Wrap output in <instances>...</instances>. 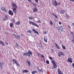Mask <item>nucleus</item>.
<instances>
[{"mask_svg":"<svg viewBox=\"0 0 74 74\" xmlns=\"http://www.w3.org/2000/svg\"><path fill=\"white\" fill-rule=\"evenodd\" d=\"M57 28H58V30H61V31H62V30L63 29V27H62V26H60V27H58Z\"/></svg>","mask_w":74,"mask_h":74,"instance_id":"13","label":"nucleus"},{"mask_svg":"<svg viewBox=\"0 0 74 74\" xmlns=\"http://www.w3.org/2000/svg\"><path fill=\"white\" fill-rule=\"evenodd\" d=\"M37 73V71H33L32 72V74H35V73Z\"/></svg>","mask_w":74,"mask_h":74,"instance_id":"23","label":"nucleus"},{"mask_svg":"<svg viewBox=\"0 0 74 74\" xmlns=\"http://www.w3.org/2000/svg\"><path fill=\"white\" fill-rule=\"evenodd\" d=\"M27 1H29V2H32V1L30 0H27Z\"/></svg>","mask_w":74,"mask_h":74,"instance_id":"51","label":"nucleus"},{"mask_svg":"<svg viewBox=\"0 0 74 74\" xmlns=\"http://www.w3.org/2000/svg\"><path fill=\"white\" fill-rule=\"evenodd\" d=\"M33 10V11L34 12H36L38 11V9L37 8V7L34 8Z\"/></svg>","mask_w":74,"mask_h":74,"instance_id":"9","label":"nucleus"},{"mask_svg":"<svg viewBox=\"0 0 74 74\" xmlns=\"http://www.w3.org/2000/svg\"><path fill=\"white\" fill-rule=\"evenodd\" d=\"M66 12V11L65 10H62L61 11V14H64V12Z\"/></svg>","mask_w":74,"mask_h":74,"instance_id":"22","label":"nucleus"},{"mask_svg":"<svg viewBox=\"0 0 74 74\" xmlns=\"http://www.w3.org/2000/svg\"><path fill=\"white\" fill-rule=\"evenodd\" d=\"M5 43H6L7 45H8V43H7V42H6Z\"/></svg>","mask_w":74,"mask_h":74,"instance_id":"56","label":"nucleus"},{"mask_svg":"<svg viewBox=\"0 0 74 74\" xmlns=\"http://www.w3.org/2000/svg\"><path fill=\"white\" fill-rule=\"evenodd\" d=\"M38 44L39 45V46L40 47H41V48H42V49L43 48V47H42V43H41V42H39V43H38Z\"/></svg>","mask_w":74,"mask_h":74,"instance_id":"15","label":"nucleus"},{"mask_svg":"<svg viewBox=\"0 0 74 74\" xmlns=\"http://www.w3.org/2000/svg\"><path fill=\"white\" fill-rule=\"evenodd\" d=\"M51 62L52 63L53 66V69H56L57 67H58V66L56 64V62L54 60H52Z\"/></svg>","mask_w":74,"mask_h":74,"instance_id":"3","label":"nucleus"},{"mask_svg":"<svg viewBox=\"0 0 74 74\" xmlns=\"http://www.w3.org/2000/svg\"><path fill=\"white\" fill-rule=\"evenodd\" d=\"M20 22L19 21L17 22L16 23V25H19L20 24Z\"/></svg>","mask_w":74,"mask_h":74,"instance_id":"26","label":"nucleus"},{"mask_svg":"<svg viewBox=\"0 0 74 74\" xmlns=\"http://www.w3.org/2000/svg\"><path fill=\"white\" fill-rule=\"evenodd\" d=\"M1 9L2 11L5 12H7V10L6 9V8L5 7H1Z\"/></svg>","mask_w":74,"mask_h":74,"instance_id":"6","label":"nucleus"},{"mask_svg":"<svg viewBox=\"0 0 74 74\" xmlns=\"http://www.w3.org/2000/svg\"><path fill=\"white\" fill-rule=\"evenodd\" d=\"M29 19H31V20H33V18L32 17L30 16L29 18Z\"/></svg>","mask_w":74,"mask_h":74,"instance_id":"29","label":"nucleus"},{"mask_svg":"<svg viewBox=\"0 0 74 74\" xmlns=\"http://www.w3.org/2000/svg\"><path fill=\"white\" fill-rule=\"evenodd\" d=\"M40 55H41V57H42V58L43 59L44 58V56H43V55H42V54H41Z\"/></svg>","mask_w":74,"mask_h":74,"instance_id":"36","label":"nucleus"},{"mask_svg":"<svg viewBox=\"0 0 74 74\" xmlns=\"http://www.w3.org/2000/svg\"><path fill=\"white\" fill-rule=\"evenodd\" d=\"M27 32L28 33H29V32L30 33H31L32 32V31H30V30H28V31H27Z\"/></svg>","mask_w":74,"mask_h":74,"instance_id":"40","label":"nucleus"},{"mask_svg":"<svg viewBox=\"0 0 74 74\" xmlns=\"http://www.w3.org/2000/svg\"><path fill=\"white\" fill-rule=\"evenodd\" d=\"M32 4H33L34 5H35V7H36V5H37V4H36L33 3V2H32Z\"/></svg>","mask_w":74,"mask_h":74,"instance_id":"34","label":"nucleus"},{"mask_svg":"<svg viewBox=\"0 0 74 74\" xmlns=\"http://www.w3.org/2000/svg\"><path fill=\"white\" fill-rule=\"evenodd\" d=\"M21 36H23V34H21Z\"/></svg>","mask_w":74,"mask_h":74,"instance_id":"57","label":"nucleus"},{"mask_svg":"<svg viewBox=\"0 0 74 74\" xmlns=\"http://www.w3.org/2000/svg\"><path fill=\"white\" fill-rule=\"evenodd\" d=\"M49 59H50V60H52V59H53L51 57H49Z\"/></svg>","mask_w":74,"mask_h":74,"instance_id":"41","label":"nucleus"},{"mask_svg":"<svg viewBox=\"0 0 74 74\" xmlns=\"http://www.w3.org/2000/svg\"><path fill=\"white\" fill-rule=\"evenodd\" d=\"M37 23H38V22L40 23H41V21H40V20H39L38 21H36Z\"/></svg>","mask_w":74,"mask_h":74,"instance_id":"35","label":"nucleus"},{"mask_svg":"<svg viewBox=\"0 0 74 74\" xmlns=\"http://www.w3.org/2000/svg\"><path fill=\"white\" fill-rule=\"evenodd\" d=\"M5 19H7V16H5Z\"/></svg>","mask_w":74,"mask_h":74,"instance_id":"46","label":"nucleus"},{"mask_svg":"<svg viewBox=\"0 0 74 74\" xmlns=\"http://www.w3.org/2000/svg\"><path fill=\"white\" fill-rule=\"evenodd\" d=\"M12 11L15 14L17 12L16 8H18V6L16 4L13 2H12Z\"/></svg>","mask_w":74,"mask_h":74,"instance_id":"1","label":"nucleus"},{"mask_svg":"<svg viewBox=\"0 0 74 74\" xmlns=\"http://www.w3.org/2000/svg\"><path fill=\"white\" fill-rule=\"evenodd\" d=\"M35 1H36V2H38V0H35Z\"/></svg>","mask_w":74,"mask_h":74,"instance_id":"54","label":"nucleus"},{"mask_svg":"<svg viewBox=\"0 0 74 74\" xmlns=\"http://www.w3.org/2000/svg\"><path fill=\"white\" fill-rule=\"evenodd\" d=\"M29 23L30 24H32V25H34V26H36L38 27H39V26L37 24H36L34 22L29 21Z\"/></svg>","mask_w":74,"mask_h":74,"instance_id":"5","label":"nucleus"},{"mask_svg":"<svg viewBox=\"0 0 74 74\" xmlns=\"http://www.w3.org/2000/svg\"><path fill=\"white\" fill-rule=\"evenodd\" d=\"M71 34H72L73 36H74V34H73V32H71L70 33Z\"/></svg>","mask_w":74,"mask_h":74,"instance_id":"42","label":"nucleus"},{"mask_svg":"<svg viewBox=\"0 0 74 74\" xmlns=\"http://www.w3.org/2000/svg\"><path fill=\"white\" fill-rule=\"evenodd\" d=\"M0 30H1V28L0 27Z\"/></svg>","mask_w":74,"mask_h":74,"instance_id":"59","label":"nucleus"},{"mask_svg":"<svg viewBox=\"0 0 74 74\" xmlns=\"http://www.w3.org/2000/svg\"><path fill=\"white\" fill-rule=\"evenodd\" d=\"M16 60L14 59H13L12 60V62H13V63H15V62H16Z\"/></svg>","mask_w":74,"mask_h":74,"instance_id":"30","label":"nucleus"},{"mask_svg":"<svg viewBox=\"0 0 74 74\" xmlns=\"http://www.w3.org/2000/svg\"><path fill=\"white\" fill-rule=\"evenodd\" d=\"M16 45H15L16 47V48H18V47H19V45H18V44L17 42H16Z\"/></svg>","mask_w":74,"mask_h":74,"instance_id":"27","label":"nucleus"},{"mask_svg":"<svg viewBox=\"0 0 74 74\" xmlns=\"http://www.w3.org/2000/svg\"><path fill=\"white\" fill-rule=\"evenodd\" d=\"M3 64H4V63L2 62H0V67L1 69V70H2V69H3V66L2 65H3Z\"/></svg>","mask_w":74,"mask_h":74,"instance_id":"17","label":"nucleus"},{"mask_svg":"<svg viewBox=\"0 0 74 74\" xmlns=\"http://www.w3.org/2000/svg\"><path fill=\"white\" fill-rule=\"evenodd\" d=\"M53 25H54V28H55V27H56V25H55V23L53 24Z\"/></svg>","mask_w":74,"mask_h":74,"instance_id":"49","label":"nucleus"},{"mask_svg":"<svg viewBox=\"0 0 74 74\" xmlns=\"http://www.w3.org/2000/svg\"><path fill=\"white\" fill-rule=\"evenodd\" d=\"M10 27H12L14 26V24L12 23H11L10 24Z\"/></svg>","mask_w":74,"mask_h":74,"instance_id":"25","label":"nucleus"},{"mask_svg":"<svg viewBox=\"0 0 74 74\" xmlns=\"http://www.w3.org/2000/svg\"><path fill=\"white\" fill-rule=\"evenodd\" d=\"M46 63L47 64H49V61L47 60L46 61Z\"/></svg>","mask_w":74,"mask_h":74,"instance_id":"37","label":"nucleus"},{"mask_svg":"<svg viewBox=\"0 0 74 74\" xmlns=\"http://www.w3.org/2000/svg\"><path fill=\"white\" fill-rule=\"evenodd\" d=\"M62 47L63 49H66V47H65V46L63 45H62Z\"/></svg>","mask_w":74,"mask_h":74,"instance_id":"28","label":"nucleus"},{"mask_svg":"<svg viewBox=\"0 0 74 74\" xmlns=\"http://www.w3.org/2000/svg\"><path fill=\"white\" fill-rule=\"evenodd\" d=\"M60 42L61 43V44H62V40H60Z\"/></svg>","mask_w":74,"mask_h":74,"instance_id":"53","label":"nucleus"},{"mask_svg":"<svg viewBox=\"0 0 74 74\" xmlns=\"http://www.w3.org/2000/svg\"><path fill=\"white\" fill-rule=\"evenodd\" d=\"M57 27H56V29H57Z\"/></svg>","mask_w":74,"mask_h":74,"instance_id":"61","label":"nucleus"},{"mask_svg":"<svg viewBox=\"0 0 74 74\" xmlns=\"http://www.w3.org/2000/svg\"><path fill=\"white\" fill-rule=\"evenodd\" d=\"M16 64H17L18 63V62H17V61L16 60V62H14Z\"/></svg>","mask_w":74,"mask_h":74,"instance_id":"48","label":"nucleus"},{"mask_svg":"<svg viewBox=\"0 0 74 74\" xmlns=\"http://www.w3.org/2000/svg\"><path fill=\"white\" fill-rule=\"evenodd\" d=\"M53 5L56 6H58V3L56 1H55L53 2L52 3Z\"/></svg>","mask_w":74,"mask_h":74,"instance_id":"7","label":"nucleus"},{"mask_svg":"<svg viewBox=\"0 0 74 74\" xmlns=\"http://www.w3.org/2000/svg\"><path fill=\"white\" fill-rule=\"evenodd\" d=\"M40 71H41V73H43V71L42 70V69H40Z\"/></svg>","mask_w":74,"mask_h":74,"instance_id":"43","label":"nucleus"},{"mask_svg":"<svg viewBox=\"0 0 74 74\" xmlns=\"http://www.w3.org/2000/svg\"><path fill=\"white\" fill-rule=\"evenodd\" d=\"M13 35H14V36L16 38V39H19V38H20V36L18 35H17V36L15 35L14 34H13Z\"/></svg>","mask_w":74,"mask_h":74,"instance_id":"10","label":"nucleus"},{"mask_svg":"<svg viewBox=\"0 0 74 74\" xmlns=\"http://www.w3.org/2000/svg\"><path fill=\"white\" fill-rule=\"evenodd\" d=\"M43 39L44 41H45L46 43L48 41H48V38H47V37L44 36L43 38Z\"/></svg>","mask_w":74,"mask_h":74,"instance_id":"11","label":"nucleus"},{"mask_svg":"<svg viewBox=\"0 0 74 74\" xmlns=\"http://www.w3.org/2000/svg\"><path fill=\"white\" fill-rule=\"evenodd\" d=\"M62 56H65V54L63 53V52L62 51H61L59 52L58 53V56L59 57H60L62 56Z\"/></svg>","mask_w":74,"mask_h":74,"instance_id":"4","label":"nucleus"},{"mask_svg":"<svg viewBox=\"0 0 74 74\" xmlns=\"http://www.w3.org/2000/svg\"><path fill=\"white\" fill-rule=\"evenodd\" d=\"M52 14L53 15V16H55V18H56V19H58V16H57L56 15H55V14H54L53 13H52Z\"/></svg>","mask_w":74,"mask_h":74,"instance_id":"24","label":"nucleus"},{"mask_svg":"<svg viewBox=\"0 0 74 74\" xmlns=\"http://www.w3.org/2000/svg\"><path fill=\"white\" fill-rule=\"evenodd\" d=\"M18 66V67H19V64H18V63L17 64H16Z\"/></svg>","mask_w":74,"mask_h":74,"instance_id":"52","label":"nucleus"},{"mask_svg":"<svg viewBox=\"0 0 74 74\" xmlns=\"http://www.w3.org/2000/svg\"><path fill=\"white\" fill-rule=\"evenodd\" d=\"M69 27L70 28V26H69Z\"/></svg>","mask_w":74,"mask_h":74,"instance_id":"60","label":"nucleus"},{"mask_svg":"<svg viewBox=\"0 0 74 74\" xmlns=\"http://www.w3.org/2000/svg\"><path fill=\"white\" fill-rule=\"evenodd\" d=\"M14 19H13L12 20V22L13 23H14Z\"/></svg>","mask_w":74,"mask_h":74,"instance_id":"45","label":"nucleus"},{"mask_svg":"<svg viewBox=\"0 0 74 74\" xmlns=\"http://www.w3.org/2000/svg\"><path fill=\"white\" fill-rule=\"evenodd\" d=\"M23 73H29V71H27V70H25L23 71Z\"/></svg>","mask_w":74,"mask_h":74,"instance_id":"21","label":"nucleus"},{"mask_svg":"<svg viewBox=\"0 0 74 74\" xmlns=\"http://www.w3.org/2000/svg\"><path fill=\"white\" fill-rule=\"evenodd\" d=\"M58 72L59 74H63V72L61 71L60 69H58Z\"/></svg>","mask_w":74,"mask_h":74,"instance_id":"14","label":"nucleus"},{"mask_svg":"<svg viewBox=\"0 0 74 74\" xmlns=\"http://www.w3.org/2000/svg\"><path fill=\"white\" fill-rule=\"evenodd\" d=\"M8 13L9 15H12V16L13 15V12L12 11H11V10L9 11Z\"/></svg>","mask_w":74,"mask_h":74,"instance_id":"16","label":"nucleus"},{"mask_svg":"<svg viewBox=\"0 0 74 74\" xmlns=\"http://www.w3.org/2000/svg\"><path fill=\"white\" fill-rule=\"evenodd\" d=\"M72 66L73 68H74V63H73L72 64Z\"/></svg>","mask_w":74,"mask_h":74,"instance_id":"44","label":"nucleus"},{"mask_svg":"<svg viewBox=\"0 0 74 74\" xmlns=\"http://www.w3.org/2000/svg\"><path fill=\"white\" fill-rule=\"evenodd\" d=\"M49 23H50V24H51L52 25H53V23H52V22L51 21V20L50 21Z\"/></svg>","mask_w":74,"mask_h":74,"instance_id":"32","label":"nucleus"},{"mask_svg":"<svg viewBox=\"0 0 74 74\" xmlns=\"http://www.w3.org/2000/svg\"><path fill=\"white\" fill-rule=\"evenodd\" d=\"M44 34H47V31H45L43 32Z\"/></svg>","mask_w":74,"mask_h":74,"instance_id":"38","label":"nucleus"},{"mask_svg":"<svg viewBox=\"0 0 74 74\" xmlns=\"http://www.w3.org/2000/svg\"><path fill=\"white\" fill-rule=\"evenodd\" d=\"M55 44H56V48H57V49H60V47H59V46H58V44H56V43H55Z\"/></svg>","mask_w":74,"mask_h":74,"instance_id":"18","label":"nucleus"},{"mask_svg":"<svg viewBox=\"0 0 74 74\" xmlns=\"http://www.w3.org/2000/svg\"><path fill=\"white\" fill-rule=\"evenodd\" d=\"M30 55H32V52L30 51V50L28 51V52L24 53L23 54V55L25 56H27L28 57H30Z\"/></svg>","mask_w":74,"mask_h":74,"instance_id":"2","label":"nucleus"},{"mask_svg":"<svg viewBox=\"0 0 74 74\" xmlns=\"http://www.w3.org/2000/svg\"><path fill=\"white\" fill-rule=\"evenodd\" d=\"M27 63L28 64L29 67H30V61H29V60H27Z\"/></svg>","mask_w":74,"mask_h":74,"instance_id":"19","label":"nucleus"},{"mask_svg":"<svg viewBox=\"0 0 74 74\" xmlns=\"http://www.w3.org/2000/svg\"><path fill=\"white\" fill-rule=\"evenodd\" d=\"M59 25H62V22H61V21H59Z\"/></svg>","mask_w":74,"mask_h":74,"instance_id":"47","label":"nucleus"},{"mask_svg":"<svg viewBox=\"0 0 74 74\" xmlns=\"http://www.w3.org/2000/svg\"><path fill=\"white\" fill-rule=\"evenodd\" d=\"M66 17L67 18H69V17H70V16H66Z\"/></svg>","mask_w":74,"mask_h":74,"instance_id":"50","label":"nucleus"},{"mask_svg":"<svg viewBox=\"0 0 74 74\" xmlns=\"http://www.w3.org/2000/svg\"><path fill=\"white\" fill-rule=\"evenodd\" d=\"M51 51L53 53V52H54V51H53V49H51Z\"/></svg>","mask_w":74,"mask_h":74,"instance_id":"39","label":"nucleus"},{"mask_svg":"<svg viewBox=\"0 0 74 74\" xmlns=\"http://www.w3.org/2000/svg\"><path fill=\"white\" fill-rule=\"evenodd\" d=\"M73 26H74V23H72Z\"/></svg>","mask_w":74,"mask_h":74,"instance_id":"55","label":"nucleus"},{"mask_svg":"<svg viewBox=\"0 0 74 74\" xmlns=\"http://www.w3.org/2000/svg\"><path fill=\"white\" fill-rule=\"evenodd\" d=\"M58 4H60V2H59L58 3Z\"/></svg>","mask_w":74,"mask_h":74,"instance_id":"58","label":"nucleus"},{"mask_svg":"<svg viewBox=\"0 0 74 74\" xmlns=\"http://www.w3.org/2000/svg\"><path fill=\"white\" fill-rule=\"evenodd\" d=\"M0 44H1V45H2V46H4V45H5L4 44V43L3 42V41H0Z\"/></svg>","mask_w":74,"mask_h":74,"instance_id":"20","label":"nucleus"},{"mask_svg":"<svg viewBox=\"0 0 74 74\" xmlns=\"http://www.w3.org/2000/svg\"><path fill=\"white\" fill-rule=\"evenodd\" d=\"M36 68L38 71H39V72H40V69H39V67H38V66H37Z\"/></svg>","mask_w":74,"mask_h":74,"instance_id":"31","label":"nucleus"},{"mask_svg":"<svg viewBox=\"0 0 74 74\" xmlns=\"http://www.w3.org/2000/svg\"><path fill=\"white\" fill-rule=\"evenodd\" d=\"M32 29V32H34V33H36L37 34H38V35L39 34V33H38V31H37L36 30L34 29Z\"/></svg>","mask_w":74,"mask_h":74,"instance_id":"8","label":"nucleus"},{"mask_svg":"<svg viewBox=\"0 0 74 74\" xmlns=\"http://www.w3.org/2000/svg\"><path fill=\"white\" fill-rule=\"evenodd\" d=\"M37 53L38 55V57H39V56H40V53L38 52H37Z\"/></svg>","mask_w":74,"mask_h":74,"instance_id":"33","label":"nucleus"},{"mask_svg":"<svg viewBox=\"0 0 74 74\" xmlns=\"http://www.w3.org/2000/svg\"><path fill=\"white\" fill-rule=\"evenodd\" d=\"M68 62H70V63H73L72 62V59L71 58H70V57H69L68 59L67 60Z\"/></svg>","mask_w":74,"mask_h":74,"instance_id":"12","label":"nucleus"}]
</instances>
